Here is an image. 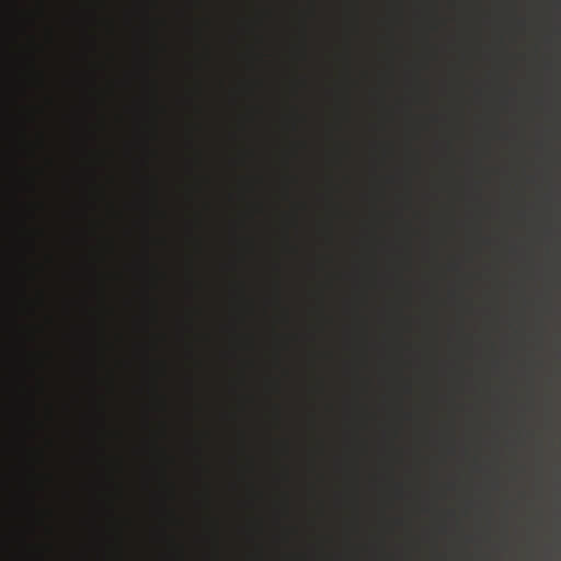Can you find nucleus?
<instances>
[{
  "mask_svg": "<svg viewBox=\"0 0 561 561\" xmlns=\"http://www.w3.org/2000/svg\"><path fill=\"white\" fill-rule=\"evenodd\" d=\"M43 209V204L38 201L31 199L23 204V231H24V276L22 285V298L24 310L27 316L34 317L39 307L43 305V293L37 291L36 299H33L28 295V285L36 280L37 272L41 266L30 261V256L37 253L38 250V238L42 237L43 230L31 226V221L37 219L38 213Z\"/></svg>",
  "mask_w": 561,
  "mask_h": 561,
  "instance_id": "obj_2",
  "label": "nucleus"
},
{
  "mask_svg": "<svg viewBox=\"0 0 561 561\" xmlns=\"http://www.w3.org/2000/svg\"><path fill=\"white\" fill-rule=\"evenodd\" d=\"M39 172L41 170L34 167L26 168L23 172V187L31 196H35L38 192L37 175Z\"/></svg>",
  "mask_w": 561,
  "mask_h": 561,
  "instance_id": "obj_5",
  "label": "nucleus"
},
{
  "mask_svg": "<svg viewBox=\"0 0 561 561\" xmlns=\"http://www.w3.org/2000/svg\"><path fill=\"white\" fill-rule=\"evenodd\" d=\"M42 112L39 106L27 104L23 111V150L28 159H34L39 149L44 146V138L42 133H37L36 140H31L28 130L31 126L37 123V116Z\"/></svg>",
  "mask_w": 561,
  "mask_h": 561,
  "instance_id": "obj_4",
  "label": "nucleus"
},
{
  "mask_svg": "<svg viewBox=\"0 0 561 561\" xmlns=\"http://www.w3.org/2000/svg\"><path fill=\"white\" fill-rule=\"evenodd\" d=\"M41 328L35 324H27L23 331L25 364V439L23 450L26 472L25 513L30 520L24 538L26 561H44L42 550L28 541V536H33L36 527L43 524L42 511L37 503V492L43 489V481L37 466L43 462L44 455L42 449L30 445V440H33L42 430V423L37 419V396L43 393L44 390L43 379L37 374V368L42 366V358L38 352L31 348Z\"/></svg>",
  "mask_w": 561,
  "mask_h": 561,
  "instance_id": "obj_1",
  "label": "nucleus"
},
{
  "mask_svg": "<svg viewBox=\"0 0 561 561\" xmlns=\"http://www.w3.org/2000/svg\"><path fill=\"white\" fill-rule=\"evenodd\" d=\"M43 12L42 1H37L36 10L25 9L23 12V32L27 37V45L24 50V96H28L31 89H42L44 85V73L37 64V54L41 51V46L32 32L38 19L43 16Z\"/></svg>",
  "mask_w": 561,
  "mask_h": 561,
  "instance_id": "obj_3",
  "label": "nucleus"
}]
</instances>
